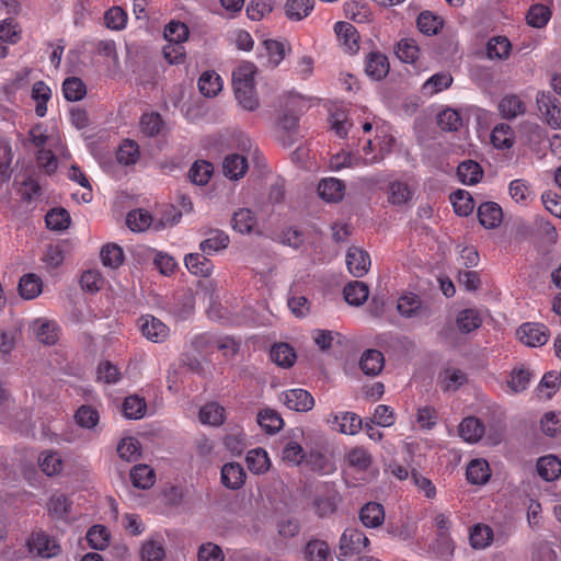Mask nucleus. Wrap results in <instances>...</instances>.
<instances>
[{
  "instance_id": "obj_1",
  "label": "nucleus",
  "mask_w": 561,
  "mask_h": 561,
  "mask_svg": "<svg viewBox=\"0 0 561 561\" xmlns=\"http://www.w3.org/2000/svg\"><path fill=\"white\" fill-rule=\"evenodd\" d=\"M255 67L251 62L239 65L232 72V85L238 103L247 111L259 106L254 84Z\"/></svg>"
},
{
  "instance_id": "obj_2",
  "label": "nucleus",
  "mask_w": 561,
  "mask_h": 561,
  "mask_svg": "<svg viewBox=\"0 0 561 561\" xmlns=\"http://www.w3.org/2000/svg\"><path fill=\"white\" fill-rule=\"evenodd\" d=\"M369 545V539L357 528H346L339 541V560H345L348 557L358 554Z\"/></svg>"
},
{
  "instance_id": "obj_3",
  "label": "nucleus",
  "mask_w": 561,
  "mask_h": 561,
  "mask_svg": "<svg viewBox=\"0 0 561 561\" xmlns=\"http://www.w3.org/2000/svg\"><path fill=\"white\" fill-rule=\"evenodd\" d=\"M538 110L547 124L553 129L561 128V104L550 92H538L536 96Z\"/></svg>"
},
{
  "instance_id": "obj_4",
  "label": "nucleus",
  "mask_w": 561,
  "mask_h": 561,
  "mask_svg": "<svg viewBox=\"0 0 561 561\" xmlns=\"http://www.w3.org/2000/svg\"><path fill=\"white\" fill-rule=\"evenodd\" d=\"M138 327L142 335L153 343H162L169 337V328L151 314L141 316L138 319Z\"/></svg>"
},
{
  "instance_id": "obj_5",
  "label": "nucleus",
  "mask_w": 561,
  "mask_h": 561,
  "mask_svg": "<svg viewBox=\"0 0 561 561\" xmlns=\"http://www.w3.org/2000/svg\"><path fill=\"white\" fill-rule=\"evenodd\" d=\"M328 423L333 430L346 435H355L363 427L362 419L354 412L330 414Z\"/></svg>"
},
{
  "instance_id": "obj_6",
  "label": "nucleus",
  "mask_w": 561,
  "mask_h": 561,
  "mask_svg": "<svg viewBox=\"0 0 561 561\" xmlns=\"http://www.w3.org/2000/svg\"><path fill=\"white\" fill-rule=\"evenodd\" d=\"M517 334L522 343L531 347L545 345L549 340V330L540 323H524Z\"/></svg>"
},
{
  "instance_id": "obj_7",
  "label": "nucleus",
  "mask_w": 561,
  "mask_h": 561,
  "mask_svg": "<svg viewBox=\"0 0 561 561\" xmlns=\"http://www.w3.org/2000/svg\"><path fill=\"white\" fill-rule=\"evenodd\" d=\"M30 551L42 558H53L59 553L56 540L43 531L34 533L27 540Z\"/></svg>"
},
{
  "instance_id": "obj_8",
  "label": "nucleus",
  "mask_w": 561,
  "mask_h": 561,
  "mask_svg": "<svg viewBox=\"0 0 561 561\" xmlns=\"http://www.w3.org/2000/svg\"><path fill=\"white\" fill-rule=\"evenodd\" d=\"M280 399L289 410L297 412H307L314 405L313 397L300 388L284 391Z\"/></svg>"
},
{
  "instance_id": "obj_9",
  "label": "nucleus",
  "mask_w": 561,
  "mask_h": 561,
  "mask_svg": "<svg viewBox=\"0 0 561 561\" xmlns=\"http://www.w3.org/2000/svg\"><path fill=\"white\" fill-rule=\"evenodd\" d=\"M497 110L502 118L513 121L526 114L527 105L520 95L508 93L500 100Z\"/></svg>"
},
{
  "instance_id": "obj_10",
  "label": "nucleus",
  "mask_w": 561,
  "mask_h": 561,
  "mask_svg": "<svg viewBox=\"0 0 561 561\" xmlns=\"http://www.w3.org/2000/svg\"><path fill=\"white\" fill-rule=\"evenodd\" d=\"M346 266L355 277H363L369 270V254L356 247L350 248L346 253Z\"/></svg>"
},
{
  "instance_id": "obj_11",
  "label": "nucleus",
  "mask_w": 561,
  "mask_h": 561,
  "mask_svg": "<svg viewBox=\"0 0 561 561\" xmlns=\"http://www.w3.org/2000/svg\"><path fill=\"white\" fill-rule=\"evenodd\" d=\"M478 218L485 229H494L503 220L502 207L495 202H484L478 207Z\"/></svg>"
},
{
  "instance_id": "obj_12",
  "label": "nucleus",
  "mask_w": 561,
  "mask_h": 561,
  "mask_svg": "<svg viewBox=\"0 0 561 561\" xmlns=\"http://www.w3.org/2000/svg\"><path fill=\"white\" fill-rule=\"evenodd\" d=\"M334 31L345 51L354 54L358 50L359 35L354 25L348 22H337L334 25Z\"/></svg>"
},
{
  "instance_id": "obj_13",
  "label": "nucleus",
  "mask_w": 561,
  "mask_h": 561,
  "mask_svg": "<svg viewBox=\"0 0 561 561\" xmlns=\"http://www.w3.org/2000/svg\"><path fill=\"white\" fill-rule=\"evenodd\" d=\"M318 193L325 202L336 203L344 197L345 184L335 178L323 179L318 184Z\"/></svg>"
},
{
  "instance_id": "obj_14",
  "label": "nucleus",
  "mask_w": 561,
  "mask_h": 561,
  "mask_svg": "<svg viewBox=\"0 0 561 561\" xmlns=\"http://www.w3.org/2000/svg\"><path fill=\"white\" fill-rule=\"evenodd\" d=\"M245 477L243 467L238 462H229L221 468V482L228 489H240L244 484Z\"/></svg>"
},
{
  "instance_id": "obj_15",
  "label": "nucleus",
  "mask_w": 561,
  "mask_h": 561,
  "mask_svg": "<svg viewBox=\"0 0 561 561\" xmlns=\"http://www.w3.org/2000/svg\"><path fill=\"white\" fill-rule=\"evenodd\" d=\"M366 73L376 80H380L389 72V61L387 56L379 51H371L366 58Z\"/></svg>"
},
{
  "instance_id": "obj_16",
  "label": "nucleus",
  "mask_w": 561,
  "mask_h": 561,
  "mask_svg": "<svg viewBox=\"0 0 561 561\" xmlns=\"http://www.w3.org/2000/svg\"><path fill=\"white\" fill-rule=\"evenodd\" d=\"M359 519L365 527H379L385 520L383 506L377 502L365 504L359 511Z\"/></svg>"
},
{
  "instance_id": "obj_17",
  "label": "nucleus",
  "mask_w": 561,
  "mask_h": 561,
  "mask_svg": "<svg viewBox=\"0 0 561 561\" xmlns=\"http://www.w3.org/2000/svg\"><path fill=\"white\" fill-rule=\"evenodd\" d=\"M248 168L247 158L238 153L228 154L222 164L224 174L230 180H239L243 178Z\"/></svg>"
},
{
  "instance_id": "obj_18",
  "label": "nucleus",
  "mask_w": 561,
  "mask_h": 561,
  "mask_svg": "<svg viewBox=\"0 0 561 561\" xmlns=\"http://www.w3.org/2000/svg\"><path fill=\"white\" fill-rule=\"evenodd\" d=\"M305 561H333L329 545L320 539L309 540L302 550Z\"/></svg>"
},
{
  "instance_id": "obj_19",
  "label": "nucleus",
  "mask_w": 561,
  "mask_h": 561,
  "mask_svg": "<svg viewBox=\"0 0 561 561\" xmlns=\"http://www.w3.org/2000/svg\"><path fill=\"white\" fill-rule=\"evenodd\" d=\"M484 425L474 416L463 419L458 427L459 436L468 443H477L484 434Z\"/></svg>"
},
{
  "instance_id": "obj_20",
  "label": "nucleus",
  "mask_w": 561,
  "mask_h": 561,
  "mask_svg": "<svg viewBox=\"0 0 561 561\" xmlns=\"http://www.w3.org/2000/svg\"><path fill=\"white\" fill-rule=\"evenodd\" d=\"M383 365V355L377 350L365 351L359 360V367L367 376H377L382 370Z\"/></svg>"
},
{
  "instance_id": "obj_21",
  "label": "nucleus",
  "mask_w": 561,
  "mask_h": 561,
  "mask_svg": "<svg viewBox=\"0 0 561 561\" xmlns=\"http://www.w3.org/2000/svg\"><path fill=\"white\" fill-rule=\"evenodd\" d=\"M229 236L221 230H211L208 237L201 242L199 249L203 254L213 255L225 250L229 244Z\"/></svg>"
},
{
  "instance_id": "obj_22",
  "label": "nucleus",
  "mask_w": 561,
  "mask_h": 561,
  "mask_svg": "<svg viewBox=\"0 0 561 561\" xmlns=\"http://www.w3.org/2000/svg\"><path fill=\"white\" fill-rule=\"evenodd\" d=\"M32 329L39 342L46 345H53L57 342L58 325L54 321L36 319L32 323Z\"/></svg>"
},
{
  "instance_id": "obj_23",
  "label": "nucleus",
  "mask_w": 561,
  "mask_h": 561,
  "mask_svg": "<svg viewBox=\"0 0 561 561\" xmlns=\"http://www.w3.org/2000/svg\"><path fill=\"white\" fill-rule=\"evenodd\" d=\"M184 263L190 273L207 277L211 274L214 265L204 254L190 253L185 255Z\"/></svg>"
},
{
  "instance_id": "obj_24",
  "label": "nucleus",
  "mask_w": 561,
  "mask_h": 561,
  "mask_svg": "<svg viewBox=\"0 0 561 561\" xmlns=\"http://www.w3.org/2000/svg\"><path fill=\"white\" fill-rule=\"evenodd\" d=\"M491 142L497 149H510L514 146L515 134L506 123L495 125L491 131Z\"/></svg>"
},
{
  "instance_id": "obj_25",
  "label": "nucleus",
  "mask_w": 561,
  "mask_h": 561,
  "mask_svg": "<svg viewBox=\"0 0 561 561\" xmlns=\"http://www.w3.org/2000/svg\"><path fill=\"white\" fill-rule=\"evenodd\" d=\"M508 193L512 199L520 205H528L534 201L535 194L530 184L523 179H516L508 184Z\"/></svg>"
},
{
  "instance_id": "obj_26",
  "label": "nucleus",
  "mask_w": 561,
  "mask_h": 561,
  "mask_svg": "<svg viewBox=\"0 0 561 561\" xmlns=\"http://www.w3.org/2000/svg\"><path fill=\"white\" fill-rule=\"evenodd\" d=\"M140 558L141 561H163L165 550L162 537L156 536L145 541L141 546Z\"/></svg>"
},
{
  "instance_id": "obj_27",
  "label": "nucleus",
  "mask_w": 561,
  "mask_h": 561,
  "mask_svg": "<svg viewBox=\"0 0 561 561\" xmlns=\"http://www.w3.org/2000/svg\"><path fill=\"white\" fill-rule=\"evenodd\" d=\"M538 474L546 481H553L561 474V461L553 455L545 456L537 461Z\"/></svg>"
},
{
  "instance_id": "obj_28",
  "label": "nucleus",
  "mask_w": 561,
  "mask_h": 561,
  "mask_svg": "<svg viewBox=\"0 0 561 561\" xmlns=\"http://www.w3.org/2000/svg\"><path fill=\"white\" fill-rule=\"evenodd\" d=\"M345 301L352 306L363 305L369 295L368 286L360 280L350 282L343 290Z\"/></svg>"
},
{
  "instance_id": "obj_29",
  "label": "nucleus",
  "mask_w": 561,
  "mask_h": 561,
  "mask_svg": "<svg viewBox=\"0 0 561 561\" xmlns=\"http://www.w3.org/2000/svg\"><path fill=\"white\" fill-rule=\"evenodd\" d=\"M491 477L489 463L484 459H473L467 467V479L472 484H484Z\"/></svg>"
},
{
  "instance_id": "obj_30",
  "label": "nucleus",
  "mask_w": 561,
  "mask_h": 561,
  "mask_svg": "<svg viewBox=\"0 0 561 561\" xmlns=\"http://www.w3.org/2000/svg\"><path fill=\"white\" fill-rule=\"evenodd\" d=\"M245 461L249 470L255 474L266 472L271 466L267 453L263 448H254L248 451Z\"/></svg>"
},
{
  "instance_id": "obj_31",
  "label": "nucleus",
  "mask_w": 561,
  "mask_h": 561,
  "mask_svg": "<svg viewBox=\"0 0 561 561\" xmlns=\"http://www.w3.org/2000/svg\"><path fill=\"white\" fill-rule=\"evenodd\" d=\"M313 0H287L285 14L290 21H301L313 10Z\"/></svg>"
},
{
  "instance_id": "obj_32",
  "label": "nucleus",
  "mask_w": 561,
  "mask_h": 561,
  "mask_svg": "<svg viewBox=\"0 0 561 561\" xmlns=\"http://www.w3.org/2000/svg\"><path fill=\"white\" fill-rule=\"evenodd\" d=\"M271 359L280 367L289 368L296 362V353L287 343H279L272 346Z\"/></svg>"
},
{
  "instance_id": "obj_33",
  "label": "nucleus",
  "mask_w": 561,
  "mask_h": 561,
  "mask_svg": "<svg viewBox=\"0 0 561 561\" xmlns=\"http://www.w3.org/2000/svg\"><path fill=\"white\" fill-rule=\"evenodd\" d=\"M198 89L206 98L216 96L222 89V81L215 71H205L198 80Z\"/></svg>"
},
{
  "instance_id": "obj_34",
  "label": "nucleus",
  "mask_w": 561,
  "mask_h": 561,
  "mask_svg": "<svg viewBox=\"0 0 561 561\" xmlns=\"http://www.w3.org/2000/svg\"><path fill=\"white\" fill-rule=\"evenodd\" d=\"M42 290L43 283L38 275L30 273L21 277L19 291L24 299H34L42 293Z\"/></svg>"
},
{
  "instance_id": "obj_35",
  "label": "nucleus",
  "mask_w": 561,
  "mask_h": 561,
  "mask_svg": "<svg viewBox=\"0 0 561 561\" xmlns=\"http://www.w3.org/2000/svg\"><path fill=\"white\" fill-rule=\"evenodd\" d=\"M51 98V90L44 81H36L32 88V99L36 101L35 113L44 117L47 113V102Z\"/></svg>"
},
{
  "instance_id": "obj_36",
  "label": "nucleus",
  "mask_w": 561,
  "mask_h": 561,
  "mask_svg": "<svg viewBox=\"0 0 561 561\" xmlns=\"http://www.w3.org/2000/svg\"><path fill=\"white\" fill-rule=\"evenodd\" d=\"M198 419L203 424L219 426L225 421V409L215 402L207 403L201 408Z\"/></svg>"
},
{
  "instance_id": "obj_37",
  "label": "nucleus",
  "mask_w": 561,
  "mask_h": 561,
  "mask_svg": "<svg viewBox=\"0 0 561 561\" xmlns=\"http://www.w3.org/2000/svg\"><path fill=\"white\" fill-rule=\"evenodd\" d=\"M305 463L310 467L311 470L317 471L321 474H329L335 470L333 462L319 450H311L306 455Z\"/></svg>"
},
{
  "instance_id": "obj_38",
  "label": "nucleus",
  "mask_w": 561,
  "mask_h": 561,
  "mask_svg": "<svg viewBox=\"0 0 561 561\" xmlns=\"http://www.w3.org/2000/svg\"><path fill=\"white\" fill-rule=\"evenodd\" d=\"M482 169L479 163L468 160L458 165L457 175L459 180L466 185H473L482 178Z\"/></svg>"
},
{
  "instance_id": "obj_39",
  "label": "nucleus",
  "mask_w": 561,
  "mask_h": 561,
  "mask_svg": "<svg viewBox=\"0 0 561 561\" xmlns=\"http://www.w3.org/2000/svg\"><path fill=\"white\" fill-rule=\"evenodd\" d=\"M130 479L134 486L145 490L153 485L156 474L149 466L137 465L130 470Z\"/></svg>"
},
{
  "instance_id": "obj_40",
  "label": "nucleus",
  "mask_w": 561,
  "mask_h": 561,
  "mask_svg": "<svg viewBox=\"0 0 561 561\" xmlns=\"http://www.w3.org/2000/svg\"><path fill=\"white\" fill-rule=\"evenodd\" d=\"M62 93L67 101L77 102L87 94L84 82L78 77H69L62 83Z\"/></svg>"
},
{
  "instance_id": "obj_41",
  "label": "nucleus",
  "mask_w": 561,
  "mask_h": 561,
  "mask_svg": "<svg viewBox=\"0 0 561 561\" xmlns=\"http://www.w3.org/2000/svg\"><path fill=\"white\" fill-rule=\"evenodd\" d=\"M456 322L460 332L470 333L482 324V319L478 310L469 308L458 313Z\"/></svg>"
},
{
  "instance_id": "obj_42",
  "label": "nucleus",
  "mask_w": 561,
  "mask_h": 561,
  "mask_svg": "<svg viewBox=\"0 0 561 561\" xmlns=\"http://www.w3.org/2000/svg\"><path fill=\"white\" fill-rule=\"evenodd\" d=\"M257 423L268 434L279 432L284 425L282 416L271 409H264L259 413Z\"/></svg>"
},
{
  "instance_id": "obj_43",
  "label": "nucleus",
  "mask_w": 561,
  "mask_h": 561,
  "mask_svg": "<svg viewBox=\"0 0 561 561\" xmlns=\"http://www.w3.org/2000/svg\"><path fill=\"white\" fill-rule=\"evenodd\" d=\"M413 196L412 191L407 183L396 181L388 187V202L396 206L407 204Z\"/></svg>"
},
{
  "instance_id": "obj_44",
  "label": "nucleus",
  "mask_w": 561,
  "mask_h": 561,
  "mask_svg": "<svg viewBox=\"0 0 561 561\" xmlns=\"http://www.w3.org/2000/svg\"><path fill=\"white\" fill-rule=\"evenodd\" d=\"M431 551L440 561H451L454 557L455 543L450 536H437L430 547Z\"/></svg>"
},
{
  "instance_id": "obj_45",
  "label": "nucleus",
  "mask_w": 561,
  "mask_h": 561,
  "mask_svg": "<svg viewBox=\"0 0 561 561\" xmlns=\"http://www.w3.org/2000/svg\"><path fill=\"white\" fill-rule=\"evenodd\" d=\"M512 45L506 37H492L486 44V56L490 59H506L510 56Z\"/></svg>"
},
{
  "instance_id": "obj_46",
  "label": "nucleus",
  "mask_w": 561,
  "mask_h": 561,
  "mask_svg": "<svg viewBox=\"0 0 561 561\" xmlns=\"http://www.w3.org/2000/svg\"><path fill=\"white\" fill-rule=\"evenodd\" d=\"M416 25L423 34L435 35L443 26V20L431 11L421 12Z\"/></svg>"
},
{
  "instance_id": "obj_47",
  "label": "nucleus",
  "mask_w": 561,
  "mask_h": 561,
  "mask_svg": "<svg viewBox=\"0 0 561 561\" xmlns=\"http://www.w3.org/2000/svg\"><path fill=\"white\" fill-rule=\"evenodd\" d=\"M140 130L148 137L158 136L163 128V121L159 113H145L140 117Z\"/></svg>"
},
{
  "instance_id": "obj_48",
  "label": "nucleus",
  "mask_w": 561,
  "mask_h": 561,
  "mask_svg": "<svg viewBox=\"0 0 561 561\" xmlns=\"http://www.w3.org/2000/svg\"><path fill=\"white\" fill-rule=\"evenodd\" d=\"M214 172L211 163L205 160L194 162L188 171V178L196 185H206Z\"/></svg>"
},
{
  "instance_id": "obj_49",
  "label": "nucleus",
  "mask_w": 561,
  "mask_h": 561,
  "mask_svg": "<svg viewBox=\"0 0 561 561\" xmlns=\"http://www.w3.org/2000/svg\"><path fill=\"white\" fill-rule=\"evenodd\" d=\"M146 402L138 396H129L125 398L122 410L127 419L138 420L141 419L146 413Z\"/></svg>"
},
{
  "instance_id": "obj_50",
  "label": "nucleus",
  "mask_w": 561,
  "mask_h": 561,
  "mask_svg": "<svg viewBox=\"0 0 561 561\" xmlns=\"http://www.w3.org/2000/svg\"><path fill=\"white\" fill-rule=\"evenodd\" d=\"M450 201L454 206L455 213L459 216H468L474 208V202L471 195L462 190L454 192L450 195Z\"/></svg>"
},
{
  "instance_id": "obj_51",
  "label": "nucleus",
  "mask_w": 561,
  "mask_h": 561,
  "mask_svg": "<svg viewBox=\"0 0 561 561\" xmlns=\"http://www.w3.org/2000/svg\"><path fill=\"white\" fill-rule=\"evenodd\" d=\"M38 462L42 471L49 477L58 474L62 469L61 457L55 451L42 453Z\"/></svg>"
},
{
  "instance_id": "obj_52",
  "label": "nucleus",
  "mask_w": 561,
  "mask_h": 561,
  "mask_svg": "<svg viewBox=\"0 0 561 561\" xmlns=\"http://www.w3.org/2000/svg\"><path fill=\"white\" fill-rule=\"evenodd\" d=\"M419 53L416 42L412 38H402L396 47L397 57L407 64L414 62L419 58Z\"/></svg>"
},
{
  "instance_id": "obj_53",
  "label": "nucleus",
  "mask_w": 561,
  "mask_h": 561,
  "mask_svg": "<svg viewBox=\"0 0 561 561\" xmlns=\"http://www.w3.org/2000/svg\"><path fill=\"white\" fill-rule=\"evenodd\" d=\"M422 308L420 298L414 294H405L398 300L397 309L405 318H412L419 314Z\"/></svg>"
},
{
  "instance_id": "obj_54",
  "label": "nucleus",
  "mask_w": 561,
  "mask_h": 561,
  "mask_svg": "<svg viewBox=\"0 0 561 561\" xmlns=\"http://www.w3.org/2000/svg\"><path fill=\"white\" fill-rule=\"evenodd\" d=\"M307 453L300 444L288 440L282 451V459L290 466H299L305 462Z\"/></svg>"
},
{
  "instance_id": "obj_55",
  "label": "nucleus",
  "mask_w": 561,
  "mask_h": 561,
  "mask_svg": "<svg viewBox=\"0 0 561 561\" xmlns=\"http://www.w3.org/2000/svg\"><path fill=\"white\" fill-rule=\"evenodd\" d=\"M551 18V11L547 5L534 4L529 8L526 19L527 23L537 28H541L547 25Z\"/></svg>"
},
{
  "instance_id": "obj_56",
  "label": "nucleus",
  "mask_w": 561,
  "mask_h": 561,
  "mask_svg": "<svg viewBox=\"0 0 561 561\" xmlns=\"http://www.w3.org/2000/svg\"><path fill=\"white\" fill-rule=\"evenodd\" d=\"M255 224V217L253 213L248 208L240 209L233 214L232 227L234 230L241 233H250L253 230Z\"/></svg>"
},
{
  "instance_id": "obj_57",
  "label": "nucleus",
  "mask_w": 561,
  "mask_h": 561,
  "mask_svg": "<svg viewBox=\"0 0 561 561\" xmlns=\"http://www.w3.org/2000/svg\"><path fill=\"white\" fill-rule=\"evenodd\" d=\"M117 454L125 461H136L140 456L139 442L134 437L123 438L117 445Z\"/></svg>"
},
{
  "instance_id": "obj_58",
  "label": "nucleus",
  "mask_w": 561,
  "mask_h": 561,
  "mask_svg": "<svg viewBox=\"0 0 561 561\" xmlns=\"http://www.w3.org/2000/svg\"><path fill=\"white\" fill-rule=\"evenodd\" d=\"M493 538L492 529L486 525H476L470 531V545L474 549H484L488 547Z\"/></svg>"
},
{
  "instance_id": "obj_59",
  "label": "nucleus",
  "mask_w": 561,
  "mask_h": 561,
  "mask_svg": "<svg viewBox=\"0 0 561 561\" xmlns=\"http://www.w3.org/2000/svg\"><path fill=\"white\" fill-rule=\"evenodd\" d=\"M87 541L89 546L95 550H103L110 541V533L102 525L92 526L87 533Z\"/></svg>"
},
{
  "instance_id": "obj_60",
  "label": "nucleus",
  "mask_w": 561,
  "mask_h": 561,
  "mask_svg": "<svg viewBox=\"0 0 561 561\" xmlns=\"http://www.w3.org/2000/svg\"><path fill=\"white\" fill-rule=\"evenodd\" d=\"M45 222L50 230H65L69 227L70 216L69 213L64 208H55L47 213Z\"/></svg>"
},
{
  "instance_id": "obj_61",
  "label": "nucleus",
  "mask_w": 561,
  "mask_h": 561,
  "mask_svg": "<svg viewBox=\"0 0 561 561\" xmlns=\"http://www.w3.org/2000/svg\"><path fill=\"white\" fill-rule=\"evenodd\" d=\"M531 374L528 369L517 368L511 373L506 383L511 392L518 393L524 391L530 382Z\"/></svg>"
},
{
  "instance_id": "obj_62",
  "label": "nucleus",
  "mask_w": 561,
  "mask_h": 561,
  "mask_svg": "<svg viewBox=\"0 0 561 561\" xmlns=\"http://www.w3.org/2000/svg\"><path fill=\"white\" fill-rule=\"evenodd\" d=\"M151 216L142 209H135L127 214L126 224L133 231H144L151 225Z\"/></svg>"
},
{
  "instance_id": "obj_63",
  "label": "nucleus",
  "mask_w": 561,
  "mask_h": 561,
  "mask_svg": "<svg viewBox=\"0 0 561 561\" xmlns=\"http://www.w3.org/2000/svg\"><path fill=\"white\" fill-rule=\"evenodd\" d=\"M346 461L357 470H366L371 465V456L365 448L354 447L346 454Z\"/></svg>"
},
{
  "instance_id": "obj_64",
  "label": "nucleus",
  "mask_w": 561,
  "mask_h": 561,
  "mask_svg": "<svg viewBox=\"0 0 561 561\" xmlns=\"http://www.w3.org/2000/svg\"><path fill=\"white\" fill-rule=\"evenodd\" d=\"M542 432L547 436H557L561 433V413L547 412L540 420Z\"/></svg>"
}]
</instances>
